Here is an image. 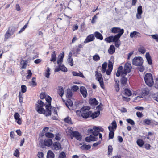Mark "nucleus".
<instances>
[{
  "label": "nucleus",
  "mask_w": 158,
  "mask_h": 158,
  "mask_svg": "<svg viewBox=\"0 0 158 158\" xmlns=\"http://www.w3.org/2000/svg\"><path fill=\"white\" fill-rule=\"evenodd\" d=\"M35 109L39 114H44L46 117L51 115L52 106L51 103L46 105V111L43 108L44 104L41 100H38Z\"/></svg>",
  "instance_id": "1"
},
{
  "label": "nucleus",
  "mask_w": 158,
  "mask_h": 158,
  "mask_svg": "<svg viewBox=\"0 0 158 158\" xmlns=\"http://www.w3.org/2000/svg\"><path fill=\"white\" fill-rule=\"evenodd\" d=\"M94 130L92 132L93 135H90L89 137H87L85 139L86 141L89 142L91 141H96L98 138V135H99V138L102 139V135L99 133V131H103L104 129L101 127L94 126L93 127Z\"/></svg>",
  "instance_id": "2"
},
{
  "label": "nucleus",
  "mask_w": 158,
  "mask_h": 158,
  "mask_svg": "<svg viewBox=\"0 0 158 158\" xmlns=\"http://www.w3.org/2000/svg\"><path fill=\"white\" fill-rule=\"evenodd\" d=\"M122 66H119L118 69V70L116 75L117 77L120 76H123V75H127V73H129L131 69V66L129 63H127L125 64L124 66V69Z\"/></svg>",
  "instance_id": "3"
},
{
  "label": "nucleus",
  "mask_w": 158,
  "mask_h": 158,
  "mask_svg": "<svg viewBox=\"0 0 158 158\" xmlns=\"http://www.w3.org/2000/svg\"><path fill=\"white\" fill-rule=\"evenodd\" d=\"M144 79L146 84L149 86H152L154 84L152 76L150 73H147L145 75Z\"/></svg>",
  "instance_id": "4"
},
{
  "label": "nucleus",
  "mask_w": 158,
  "mask_h": 158,
  "mask_svg": "<svg viewBox=\"0 0 158 158\" xmlns=\"http://www.w3.org/2000/svg\"><path fill=\"white\" fill-rule=\"evenodd\" d=\"M143 60L141 57H135L133 59L132 64L137 66H142L143 63Z\"/></svg>",
  "instance_id": "5"
},
{
  "label": "nucleus",
  "mask_w": 158,
  "mask_h": 158,
  "mask_svg": "<svg viewBox=\"0 0 158 158\" xmlns=\"http://www.w3.org/2000/svg\"><path fill=\"white\" fill-rule=\"evenodd\" d=\"M111 32L114 34L118 33L117 35L121 36L124 32V30L118 27H114L111 29Z\"/></svg>",
  "instance_id": "6"
},
{
  "label": "nucleus",
  "mask_w": 158,
  "mask_h": 158,
  "mask_svg": "<svg viewBox=\"0 0 158 158\" xmlns=\"http://www.w3.org/2000/svg\"><path fill=\"white\" fill-rule=\"evenodd\" d=\"M71 139L75 137L77 140L80 141L81 139L82 136L80 133L77 131H73L70 134Z\"/></svg>",
  "instance_id": "7"
},
{
  "label": "nucleus",
  "mask_w": 158,
  "mask_h": 158,
  "mask_svg": "<svg viewBox=\"0 0 158 158\" xmlns=\"http://www.w3.org/2000/svg\"><path fill=\"white\" fill-rule=\"evenodd\" d=\"M95 76L97 79L101 87L103 88L104 84L101 74L100 73H98V71H96L95 72Z\"/></svg>",
  "instance_id": "8"
},
{
  "label": "nucleus",
  "mask_w": 158,
  "mask_h": 158,
  "mask_svg": "<svg viewBox=\"0 0 158 158\" xmlns=\"http://www.w3.org/2000/svg\"><path fill=\"white\" fill-rule=\"evenodd\" d=\"M82 110L84 111L83 113L81 114V116L85 118H87L89 117H91V112L90 111L87 112L86 109L83 107L82 108Z\"/></svg>",
  "instance_id": "9"
},
{
  "label": "nucleus",
  "mask_w": 158,
  "mask_h": 158,
  "mask_svg": "<svg viewBox=\"0 0 158 158\" xmlns=\"http://www.w3.org/2000/svg\"><path fill=\"white\" fill-rule=\"evenodd\" d=\"M58 64V66L56 67L55 68V72H57L60 70L64 72H66L67 71V68L63 65H61V64Z\"/></svg>",
  "instance_id": "10"
},
{
  "label": "nucleus",
  "mask_w": 158,
  "mask_h": 158,
  "mask_svg": "<svg viewBox=\"0 0 158 158\" xmlns=\"http://www.w3.org/2000/svg\"><path fill=\"white\" fill-rule=\"evenodd\" d=\"M118 35H116L115 36H109V43L111 42H115L118 41L121 37L118 36Z\"/></svg>",
  "instance_id": "11"
},
{
  "label": "nucleus",
  "mask_w": 158,
  "mask_h": 158,
  "mask_svg": "<svg viewBox=\"0 0 158 158\" xmlns=\"http://www.w3.org/2000/svg\"><path fill=\"white\" fill-rule=\"evenodd\" d=\"M141 36V34L136 31H134L131 32L130 34V37L132 38L133 37L137 38L138 37H140Z\"/></svg>",
  "instance_id": "12"
},
{
  "label": "nucleus",
  "mask_w": 158,
  "mask_h": 158,
  "mask_svg": "<svg viewBox=\"0 0 158 158\" xmlns=\"http://www.w3.org/2000/svg\"><path fill=\"white\" fill-rule=\"evenodd\" d=\"M142 13V6H139L137 8V13L136 14V17L137 19H141V15Z\"/></svg>",
  "instance_id": "13"
},
{
  "label": "nucleus",
  "mask_w": 158,
  "mask_h": 158,
  "mask_svg": "<svg viewBox=\"0 0 158 158\" xmlns=\"http://www.w3.org/2000/svg\"><path fill=\"white\" fill-rule=\"evenodd\" d=\"M80 92L83 97L85 98L87 96V91L86 89L84 87H81L80 89Z\"/></svg>",
  "instance_id": "14"
},
{
  "label": "nucleus",
  "mask_w": 158,
  "mask_h": 158,
  "mask_svg": "<svg viewBox=\"0 0 158 158\" xmlns=\"http://www.w3.org/2000/svg\"><path fill=\"white\" fill-rule=\"evenodd\" d=\"M61 148V145L59 142H56L53 143L52 149L56 150H59Z\"/></svg>",
  "instance_id": "15"
},
{
  "label": "nucleus",
  "mask_w": 158,
  "mask_h": 158,
  "mask_svg": "<svg viewBox=\"0 0 158 158\" xmlns=\"http://www.w3.org/2000/svg\"><path fill=\"white\" fill-rule=\"evenodd\" d=\"M44 143L47 146L49 147L53 143V142L50 139H46L44 141Z\"/></svg>",
  "instance_id": "16"
},
{
  "label": "nucleus",
  "mask_w": 158,
  "mask_h": 158,
  "mask_svg": "<svg viewBox=\"0 0 158 158\" xmlns=\"http://www.w3.org/2000/svg\"><path fill=\"white\" fill-rule=\"evenodd\" d=\"M111 126H109V130H110L115 131L117 127V123L115 120H114L111 123Z\"/></svg>",
  "instance_id": "17"
},
{
  "label": "nucleus",
  "mask_w": 158,
  "mask_h": 158,
  "mask_svg": "<svg viewBox=\"0 0 158 158\" xmlns=\"http://www.w3.org/2000/svg\"><path fill=\"white\" fill-rule=\"evenodd\" d=\"M64 52H62L60 53L59 56L58 57L57 60V64H61L63 60V58L64 56Z\"/></svg>",
  "instance_id": "18"
},
{
  "label": "nucleus",
  "mask_w": 158,
  "mask_h": 158,
  "mask_svg": "<svg viewBox=\"0 0 158 158\" xmlns=\"http://www.w3.org/2000/svg\"><path fill=\"white\" fill-rule=\"evenodd\" d=\"M72 73L74 76H79L83 78H85L83 74L80 71H79V73H78L76 71H73Z\"/></svg>",
  "instance_id": "19"
},
{
  "label": "nucleus",
  "mask_w": 158,
  "mask_h": 158,
  "mask_svg": "<svg viewBox=\"0 0 158 158\" xmlns=\"http://www.w3.org/2000/svg\"><path fill=\"white\" fill-rule=\"evenodd\" d=\"M145 57L148 62V64L149 65L152 64V62L151 56L148 52L146 53L145 55Z\"/></svg>",
  "instance_id": "20"
},
{
  "label": "nucleus",
  "mask_w": 158,
  "mask_h": 158,
  "mask_svg": "<svg viewBox=\"0 0 158 158\" xmlns=\"http://www.w3.org/2000/svg\"><path fill=\"white\" fill-rule=\"evenodd\" d=\"M149 93V90L147 88H144L142 89L141 94L143 96L148 95Z\"/></svg>",
  "instance_id": "21"
},
{
  "label": "nucleus",
  "mask_w": 158,
  "mask_h": 158,
  "mask_svg": "<svg viewBox=\"0 0 158 158\" xmlns=\"http://www.w3.org/2000/svg\"><path fill=\"white\" fill-rule=\"evenodd\" d=\"M89 102L91 105H97L98 103V101L95 98H90Z\"/></svg>",
  "instance_id": "22"
},
{
  "label": "nucleus",
  "mask_w": 158,
  "mask_h": 158,
  "mask_svg": "<svg viewBox=\"0 0 158 158\" xmlns=\"http://www.w3.org/2000/svg\"><path fill=\"white\" fill-rule=\"evenodd\" d=\"M126 75H123V76H121V79L120 81L122 85H124L126 84L127 81V79L126 77H125Z\"/></svg>",
  "instance_id": "23"
},
{
  "label": "nucleus",
  "mask_w": 158,
  "mask_h": 158,
  "mask_svg": "<svg viewBox=\"0 0 158 158\" xmlns=\"http://www.w3.org/2000/svg\"><path fill=\"white\" fill-rule=\"evenodd\" d=\"M94 40V36L93 34L90 35L88 36L85 40V42L88 43Z\"/></svg>",
  "instance_id": "24"
},
{
  "label": "nucleus",
  "mask_w": 158,
  "mask_h": 158,
  "mask_svg": "<svg viewBox=\"0 0 158 158\" xmlns=\"http://www.w3.org/2000/svg\"><path fill=\"white\" fill-rule=\"evenodd\" d=\"M54 153L51 150H49L47 152V158H54Z\"/></svg>",
  "instance_id": "25"
},
{
  "label": "nucleus",
  "mask_w": 158,
  "mask_h": 158,
  "mask_svg": "<svg viewBox=\"0 0 158 158\" xmlns=\"http://www.w3.org/2000/svg\"><path fill=\"white\" fill-rule=\"evenodd\" d=\"M95 36L98 39L100 40H102L103 39V37L101 33L98 32H95L94 33Z\"/></svg>",
  "instance_id": "26"
},
{
  "label": "nucleus",
  "mask_w": 158,
  "mask_h": 158,
  "mask_svg": "<svg viewBox=\"0 0 158 158\" xmlns=\"http://www.w3.org/2000/svg\"><path fill=\"white\" fill-rule=\"evenodd\" d=\"M20 64L21 65V68H26L27 65L26 60H21L20 62Z\"/></svg>",
  "instance_id": "27"
},
{
  "label": "nucleus",
  "mask_w": 158,
  "mask_h": 158,
  "mask_svg": "<svg viewBox=\"0 0 158 158\" xmlns=\"http://www.w3.org/2000/svg\"><path fill=\"white\" fill-rule=\"evenodd\" d=\"M100 114V111L99 110L97 112H94L93 113H91V117L93 119H94L98 116Z\"/></svg>",
  "instance_id": "28"
},
{
  "label": "nucleus",
  "mask_w": 158,
  "mask_h": 158,
  "mask_svg": "<svg viewBox=\"0 0 158 158\" xmlns=\"http://www.w3.org/2000/svg\"><path fill=\"white\" fill-rule=\"evenodd\" d=\"M123 94L125 95L129 96L131 95V92L129 89L125 88L123 90Z\"/></svg>",
  "instance_id": "29"
},
{
  "label": "nucleus",
  "mask_w": 158,
  "mask_h": 158,
  "mask_svg": "<svg viewBox=\"0 0 158 158\" xmlns=\"http://www.w3.org/2000/svg\"><path fill=\"white\" fill-rule=\"evenodd\" d=\"M56 59V55L55 52L54 51L51 55V58L50 60L51 61L55 62Z\"/></svg>",
  "instance_id": "30"
},
{
  "label": "nucleus",
  "mask_w": 158,
  "mask_h": 158,
  "mask_svg": "<svg viewBox=\"0 0 158 158\" xmlns=\"http://www.w3.org/2000/svg\"><path fill=\"white\" fill-rule=\"evenodd\" d=\"M115 48L113 45H111L109 47V54H112L115 52Z\"/></svg>",
  "instance_id": "31"
},
{
  "label": "nucleus",
  "mask_w": 158,
  "mask_h": 158,
  "mask_svg": "<svg viewBox=\"0 0 158 158\" xmlns=\"http://www.w3.org/2000/svg\"><path fill=\"white\" fill-rule=\"evenodd\" d=\"M107 67V63L106 62H104L102 65V73H104L106 71Z\"/></svg>",
  "instance_id": "32"
},
{
  "label": "nucleus",
  "mask_w": 158,
  "mask_h": 158,
  "mask_svg": "<svg viewBox=\"0 0 158 158\" xmlns=\"http://www.w3.org/2000/svg\"><path fill=\"white\" fill-rule=\"evenodd\" d=\"M91 146L89 145L83 144L81 147V148L83 150H87L91 148Z\"/></svg>",
  "instance_id": "33"
},
{
  "label": "nucleus",
  "mask_w": 158,
  "mask_h": 158,
  "mask_svg": "<svg viewBox=\"0 0 158 158\" xmlns=\"http://www.w3.org/2000/svg\"><path fill=\"white\" fill-rule=\"evenodd\" d=\"M66 106L69 108V106L71 107L72 106L73 103L72 101L70 99H69L67 100L65 103Z\"/></svg>",
  "instance_id": "34"
},
{
  "label": "nucleus",
  "mask_w": 158,
  "mask_h": 158,
  "mask_svg": "<svg viewBox=\"0 0 158 158\" xmlns=\"http://www.w3.org/2000/svg\"><path fill=\"white\" fill-rule=\"evenodd\" d=\"M10 32H11V31H10V28H9L8 31L5 34V38L8 39L12 35Z\"/></svg>",
  "instance_id": "35"
},
{
  "label": "nucleus",
  "mask_w": 158,
  "mask_h": 158,
  "mask_svg": "<svg viewBox=\"0 0 158 158\" xmlns=\"http://www.w3.org/2000/svg\"><path fill=\"white\" fill-rule=\"evenodd\" d=\"M137 143L139 147H142L144 144V141L141 139H138L136 142Z\"/></svg>",
  "instance_id": "36"
},
{
  "label": "nucleus",
  "mask_w": 158,
  "mask_h": 158,
  "mask_svg": "<svg viewBox=\"0 0 158 158\" xmlns=\"http://www.w3.org/2000/svg\"><path fill=\"white\" fill-rule=\"evenodd\" d=\"M144 122L145 124L147 125H152L153 122V120H150L148 119H145L144 120Z\"/></svg>",
  "instance_id": "37"
},
{
  "label": "nucleus",
  "mask_w": 158,
  "mask_h": 158,
  "mask_svg": "<svg viewBox=\"0 0 158 158\" xmlns=\"http://www.w3.org/2000/svg\"><path fill=\"white\" fill-rule=\"evenodd\" d=\"M45 135L46 137L50 138H52L54 136L53 134L49 132L45 133Z\"/></svg>",
  "instance_id": "38"
},
{
  "label": "nucleus",
  "mask_w": 158,
  "mask_h": 158,
  "mask_svg": "<svg viewBox=\"0 0 158 158\" xmlns=\"http://www.w3.org/2000/svg\"><path fill=\"white\" fill-rule=\"evenodd\" d=\"M23 94L20 92L19 93V102L20 103H22L23 102Z\"/></svg>",
  "instance_id": "39"
},
{
  "label": "nucleus",
  "mask_w": 158,
  "mask_h": 158,
  "mask_svg": "<svg viewBox=\"0 0 158 158\" xmlns=\"http://www.w3.org/2000/svg\"><path fill=\"white\" fill-rule=\"evenodd\" d=\"M93 59L94 61H98L100 60V57L99 55L96 54L93 56Z\"/></svg>",
  "instance_id": "40"
},
{
  "label": "nucleus",
  "mask_w": 158,
  "mask_h": 158,
  "mask_svg": "<svg viewBox=\"0 0 158 158\" xmlns=\"http://www.w3.org/2000/svg\"><path fill=\"white\" fill-rule=\"evenodd\" d=\"M115 131L111 130H109V139H112L114 138Z\"/></svg>",
  "instance_id": "41"
},
{
  "label": "nucleus",
  "mask_w": 158,
  "mask_h": 158,
  "mask_svg": "<svg viewBox=\"0 0 158 158\" xmlns=\"http://www.w3.org/2000/svg\"><path fill=\"white\" fill-rule=\"evenodd\" d=\"M59 94L61 97H62L64 94V89L62 87H60V89L58 91Z\"/></svg>",
  "instance_id": "42"
},
{
  "label": "nucleus",
  "mask_w": 158,
  "mask_h": 158,
  "mask_svg": "<svg viewBox=\"0 0 158 158\" xmlns=\"http://www.w3.org/2000/svg\"><path fill=\"white\" fill-rule=\"evenodd\" d=\"M138 51L142 54H144L146 52L145 49L144 47L141 46L138 49Z\"/></svg>",
  "instance_id": "43"
},
{
  "label": "nucleus",
  "mask_w": 158,
  "mask_h": 158,
  "mask_svg": "<svg viewBox=\"0 0 158 158\" xmlns=\"http://www.w3.org/2000/svg\"><path fill=\"white\" fill-rule=\"evenodd\" d=\"M66 157V154L64 152L62 151L59 154L58 158H65Z\"/></svg>",
  "instance_id": "44"
},
{
  "label": "nucleus",
  "mask_w": 158,
  "mask_h": 158,
  "mask_svg": "<svg viewBox=\"0 0 158 158\" xmlns=\"http://www.w3.org/2000/svg\"><path fill=\"white\" fill-rule=\"evenodd\" d=\"M50 68L49 67H48L45 72V77L48 78H49V76L50 74Z\"/></svg>",
  "instance_id": "45"
},
{
  "label": "nucleus",
  "mask_w": 158,
  "mask_h": 158,
  "mask_svg": "<svg viewBox=\"0 0 158 158\" xmlns=\"http://www.w3.org/2000/svg\"><path fill=\"white\" fill-rule=\"evenodd\" d=\"M119 82L118 81H116L115 85V90L117 92H118L120 89L119 88Z\"/></svg>",
  "instance_id": "46"
},
{
  "label": "nucleus",
  "mask_w": 158,
  "mask_h": 158,
  "mask_svg": "<svg viewBox=\"0 0 158 158\" xmlns=\"http://www.w3.org/2000/svg\"><path fill=\"white\" fill-rule=\"evenodd\" d=\"M28 23V22L27 23H26L25 25H24V26L23 27V28H21L20 30L18 32L19 34H20L22 32H23L26 29V28L27 27V26Z\"/></svg>",
  "instance_id": "47"
},
{
  "label": "nucleus",
  "mask_w": 158,
  "mask_h": 158,
  "mask_svg": "<svg viewBox=\"0 0 158 158\" xmlns=\"http://www.w3.org/2000/svg\"><path fill=\"white\" fill-rule=\"evenodd\" d=\"M72 93L70 90H69L67 91V98H71L72 97Z\"/></svg>",
  "instance_id": "48"
},
{
  "label": "nucleus",
  "mask_w": 158,
  "mask_h": 158,
  "mask_svg": "<svg viewBox=\"0 0 158 158\" xmlns=\"http://www.w3.org/2000/svg\"><path fill=\"white\" fill-rule=\"evenodd\" d=\"M113 63L111 61L109 60V75L113 69Z\"/></svg>",
  "instance_id": "49"
},
{
  "label": "nucleus",
  "mask_w": 158,
  "mask_h": 158,
  "mask_svg": "<svg viewBox=\"0 0 158 158\" xmlns=\"http://www.w3.org/2000/svg\"><path fill=\"white\" fill-rule=\"evenodd\" d=\"M150 36L153 39H155L156 41L158 42V35L157 34L151 35Z\"/></svg>",
  "instance_id": "50"
},
{
  "label": "nucleus",
  "mask_w": 158,
  "mask_h": 158,
  "mask_svg": "<svg viewBox=\"0 0 158 158\" xmlns=\"http://www.w3.org/2000/svg\"><path fill=\"white\" fill-rule=\"evenodd\" d=\"M65 121L68 123V124H71L72 123V121L71 120V118L68 117L67 118H65L64 119Z\"/></svg>",
  "instance_id": "51"
},
{
  "label": "nucleus",
  "mask_w": 158,
  "mask_h": 158,
  "mask_svg": "<svg viewBox=\"0 0 158 158\" xmlns=\"http://www.w3.org/2000/svg\"><path fill=\"white\" fill-rule=\"evenodd\" d=\"M21 91L23 93H24L26 91L27 87L25 85H23L21 86Z\"/></svg>",
  "instance_id": "52"
},
{
  "label": "nucleus",
  "mask_w": 158,
  "mask_h": 158,
  "mask_svg": "<svg viewBox=\"0 0 158 158\" xmlns=\"http://www.w3.org/2000/svg\"><path fill=\"white\" fill-rule=\"evenodd\" d=\"M68 62L69 64L71 66H73V59L71 58H68Z\"/></svg>",
  "instance_id": "53"
},
{
  "label": "nucleus",
  "mask_w": 158,
  "mask_h": 158,
  "mask_svg": "<svg viewBox=\"0 0 158 158\" xmlns=\"http://www.w3.org/2000/svg\"><path fill=\"white\" fill-rule=\"evenodd\" d=\"M27 73L28 75L27 76L26 78L27 79H29L31 77L32 75V73L31 71L30 70H28L27 71Z\"/></svg>",
  "instance_id": "54"
},
{
  "label": "nucleus",
  "mask_w": 158,
  "mask_h": 158,
  "mask_svg": "<svg viewBox=\"0 0 158 158\" xmlns=\"http://www.w3.org/2000/svg\"><path fill=\"white\" fill-rule=\"evenodd\" d=\"M71 89L73 91H76L78 89L79 87L77 86L74 85L72 86Z\"/></svg>",
  "instance_id": "55"
},
{
  "label": "nucleus",
  "mask_w": 158,
  "mask_h": 158,
  "mask_svg": "<svg viewBox=\"0 0 158 158\" xmlns=\"http://www.w3.org/2000/svg\"><path fill=\"white\" fill-rule=\"evenodd\" d=\"M31 81L32 85L33 86H35L37 85L35 81L36 78L35 77H33Z\"/></svg>",
  "instance_id": "56"
},
{
  "label": "nucleus",
  "mask_w": 158,
  "mask_h": 158,
  "mask_svg": "<svg viewBox=\"0 0 158 158\" xmlns=\"http://www.w3.org/2000/svg\"><path fill=\"white\" fill-rule=\"evenodd\" d=\"M126 121L127 123L130 124L131 125H133L135 124L134 121L131 119H128L126 120Z\"/></svg>",
  "instance_id": "57"
},
{
  "label": "nucleus",
  "mask_w": 158,
  "mask_h": 158,
  "mask_svg": "<svg viewBox=\"0 0 158 158\" xmlns=\"http://www.w3.org/2000/svg\"><path fill=\"white\" fill-rule=\"evenodd\" d=\"M121 45V43L120 40H119L118 41L115 42V46L117 47L118 48Z\"/></svg>",
  "instance_id": "58"
},
{
  "label": "nucleus",
  "mask_w": 158,
  "mask_h": 158,
  "mask_svg": "<svg viewBox=\"0 0 158 158\" xmlns=\"http://www.w3.org/2000/svg\"><path fill=\"white\" fill-rule=\"evenodd\" d=\"M14 117L15 120L20 118V115L17 112L15 113L14 114Z\"/></svg>",
  "instance_id": "59"
},
{
  "label": "nucleus",
  "mask_w": 158,
  "mask_h": 158,
  "mask_svg": "<svg viewBox=\"0 0 158 158\" xmlns=\"http://www.w3.org/2000/svg\"><path fill=\"white\" fill-rule=\"evenodd\" d=\"M19 150L16 149L14 154V155L16 157H18L19 156Z\"/></svg>",
  "instance_id": "60"
},
{
  "label": "nucleus",
  "mask_w": 158,
  "mask_h": 158,
  "mask_svg": "<svg viewBox=\"0 0 158 158\" xmlns=\"http://www.w3.org/2000/svg\"><path fill=\"white\" fill-rule=\"evenodd\" d=\"M97 19V17L96 15H95L92 18L91 21V23L93 24H94L95 23V20Z\"/></svg>",
  "instance_id": "61"
},
{
  "label": "nucleus",
  "mask_w": 158,
  "mask_h": 158,
  "mask_svg": "<svg viewBox=\"0 0 158 158\" xmlns=\"http://www.w3.org/2000/svg\"><path fill=\"white\" fill-rule=\"evenodd\" d=\"M55 139L57 140H60L61 139L60 135L59 134H56V135Z\"/></svg>",
  "instance_id": "62"
},
{
  "label": "nucleus",
  "mask_w": 158,
  "mask_h": 158,
  "mask_svg": "<svg viewBox=\"0 0 158 158\" xmlns=\"http://www.w3.org/2000/svg\"><path fill=\"white\" fill-rule=\"evenodd\" d=\"M38 156L39 158H43L44 156L43 153L42 152H39L38 153Z\"/></svg>",
  "instance_id": "63"
},
{
  "label": "nucleus",
  "mask_w": 158,
  "mask_h": 158,
  "mask_svg": "<svg viewBox=\"0 0 158 158\" xmlns=\"http://www.w3.org/2000/svg\"><path fill=\"white\" fill-rule=\"evenodd\" d=\"M151 146L150 145L146 143L144 145V147L145 149L147 150H149L150 149V148Z\"/></svg>",
  "instance_id": "64"
}]
</instances>
